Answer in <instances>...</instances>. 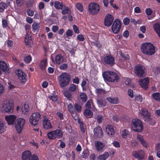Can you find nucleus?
Segmentation results:
<instances>
[{"mask_svg": "<svg viewBox=\"0 0 160 160\" xmlns=\"http://www.w3.org/2000/svg\"><path fill=\"white\" fill-rule=\"evenodd\" d=\"M14 103L12 100L7 99L2 103L0 108V111L4 113H12L13 112Z\"/></svg>", "mask_w": 160, "mask_h": 160, "instance_id": "1", "label": "nucleus"}, {"mask_svg": "<svg viewBox=\"0 0 160 160\" xmlns=\"http://www.w3.org/2000/svg\"><path fill=\"white\" fill-rule=\"evenodd\" d=\"M102 76L105 81L111 82H117L119 78L118 74L111 71H108L104 72Z\"/></svg>", "mask_w": 160, "mask_h": 160, "instance_id": "2", "label": "nucleus"}, {"mask_svg": "<svg viewBox=\"0 0 160 160\" xmlns=\"http://www.w3.org/2000/svg\"><path fill=\"white\" fill-rule=\"evenodd\" d=\"M141 51L144 54L151 55L156 52L154 45L151 43H145L143 44L141 47Z\"/></svg>", "mask_w": 160, "mask_h": 160, "instance_id": "3", "label": "nucleus"}, {"mask_svg": "<svg viewBox=\"0 0 160 160\" xmlns=\"http://www.w3.org/2000/svg\"><path fill=\"white\" fill-rule=\"evenodd\" d=\"M58 80L60 86L64 87L67 86L69 82V76L67 73H62L59 77Z\"/></svg>", "mask_w": 160, "mask_h": 160, "instance_id": "4", "label": "nucleus"}, {"mask_svg": "<svg viewBox=\"0 0 160 160\" xmlns=\"http://www.w3.org/2000/svg\"><path fill=\"white\" fill-rule=\"evenodd\" d=\"M139 115L143 117L146 121L148 122L149 123L152 125H154L156 123V122L154 119L150 117V114L148 111L144 108H141L139 110Z\"/></svg>", "mask_w": 160, "mask_h": 160, "instance_id": "5", "label": "nucleus"}, {"mask_svg": "<svg viewBox=\"0 0 160 160\" xmlns=\"http://www.w3.org/2000/svg\"><path fill=\"white\" fill-rule=\"evenodd\" d=\"M131 124L132 128L134 131L140 132L143 129L142 123L139 119L135 118L133 119Z\"/></svg>", "mask_w": 160, "mask_h": 160, "instance_id": "6", "label": "nucleus"}, {"mask_svg": "<svg viewBox=\"0 0 160 160\" xmlns=\"http://www.w3.org/2000/svg\"><path fill=\"white\" fill-rule=\"evenodd\" d=\"M147 71L145 67L141 64L136 65L134 68V72L138 78H142L146 75Z\"/></svg>", "mask_w": 160, "mask_h": 160, "instance_id": "7", "label": "nucleus"}, {"mask_svg": "<svg viewBox=\"0 0 160 160\" xmlns=\"http://www.w3.org/2000/svg\"><path fill=\"white\" fill-rule=\"evenodd\" d=\"M26 121L22 118H17L14 123V126L18 133H20L25 124Z\"/></svg>", "mask_w": 160, "mask_h": 160, "instance_id": "8", "label": "nucleus"}, {"mask_svg": "<svg viewBox=\"0 0 160 160\" xmlns=\"http://www.w3.org/2000/svg\"><path fill=\"white\" fill-rule=\"evenodd\" d=\"M100 9V6L97 3H91L88 5V12L91 15L97 14L99 12Z\"/></svg>", "mask_w": 160, "mask_h": 160, "instance_id": "9", "label": "nucleus"}, {"mask_svg": "<svg viewBox=\"0 0 160 160\" xmlns=\"http://www.w3.org/2000/svg\"><path fill=\"white\" fill-rule=\"evenodd\" d=\"M41 118V115L38 112L33 113L30 117L29 122L32 125H37Z\"/></svg>", "mask_w": 160, "mask_h": 160, "instance_id": "10", "label": "nucleus"}, {"mask_svg": "<svg viewBox=\"0 0 160 160\" xmlns=\"http://www.w3.org/2000/svg\"><path fill=\"white\" fill-rule=\"evenodd\" d=\"M121 27V23L119 19H116L111 27L112 30L114 34L119 33Z\"/></svg>", "mask_w": 160, "mask_h": 160, "instance_id": "11", "label": "nucleus"}, {"mask_svg": "<svg viewBox=\"0 0 160 160\" xmlns=\"http://www.w3.org/2000/svg\"><path fill=\"white\" fill-rule=\"evenodd\" d=\"M17 118V116L13 114L6 115L5 119L8 125H13Z\"/></svg>", "mask_w": 160, "mask_h": 160, "instance_id": "12", "label": "nucleus"}, {"mask_svg": "<svg viewBox=\"0 0 160 160\" xmlns=\"http://www.w3.org/2000/svg\"><path fill=\"white\" fill-rule=\"evenodd\" d=\"M15 72L21 82H26L27 76L22 71L18 69Z\"/></svg>", "mask_w": 160, "mask_h": 160, "instance_id": "13", "label": "nucleus"}, {"mask_svg": "<svg viewBox=\"0 0 160 160\" xmlns=\"http://www.w3.org/2000/svg\"><path fill=\"white\" fill-rule=\"evenodd\" d=\"M114 20V17L112 14H107L104 18V24L107 27L110 26L112 24Z\"/></svg>", "mask_w": 160, "mask_h": 160, "instance_id": "14", "label": "nucleus"}, {"mask_svg": "<svg viewBox=\"0 0 160 160\" xmlns=\"http://www.w3.org/2000/svg\"><path fill=\"white\" fill-rule=\"evenodd\" d=\"M149 82V78L148 77L139 79L138 81L139 85L142 88L145 89H146L148 88Z\"/></svg>", "mask_w": 160, "mask_h": 160, "instance_id": "15", "label": "nucleus"}, {"mask_svg": "<svg viewBox=\"0 0 160 160\" xmlns=\"http://www.w3.org/2000/svg\"><path fill=\"white\" fill-rule=\"evenodd\" d=\"M43 128L47 129H50L52 128V126L51 123L50 121L46 118L45 116L43 117Z\"/></svg>", "mask_w": 160, "mask_h": 160, "instance_id": "16", "label": "nucleus"}, {"mask_svg": "<svg viewBox=\"0 0 160 160\" xmlns=\"http://www.w3.org/2000/svg\"><path fill=\"white\" fill-rule=\"evenodd\" d=\"M107 134L110 137L113 136L115 134V130L113 126L111 125H107L106 128Z\"/></svg>", "mask_w": 160, "mask_h": 160, "instance_id": "17", "label": "nucleus"}, {"mask_svg": "<svg viewBox=\"0 0 160 160\" xmlns=\"http://www.w3.org/2000/svg\"><path fill=\"white\" fill-rule=\"evenodd\" d=\"M132 154L135 158L139 160H141L144 158V153L142 150L134 151L133 152Z\"/></svg>", "mask_w": 160, "mask_h": 160, "instance_id": "18", "label": "nucleus"}, {"mask_svg": "<svg viewBox=\"0 0 160 160\" xmlns=\"http://www.w3.org/2000/svg\"><path fill=\"white\" fill-rule=\"evenodd\" d=\"M93 132L94 135L97 137L102 138L103 136V133L101 128L97 127L94 128Z\"/></svg>", "mask_w": 160, "mask_h": 160, "instance_id": "19", "label": "nucleus"}, {"mask_svg": "<svg viewBox=\"0 0 160 160\" xmlns=\"http://www.w3.org/2000/svg\"><path fill=\"white\" fill-rule=\"evenodd\" d=\"M95 145L96 149L99 152H102L105 147L104 144L102 142L96 141Z\"/></svg>", "mask_w": 160, "mask_h": 160, "instance_id": "20", "label": "nucleus"}, {"mask_svg": "<svg viewBox=\"0 0 160 160\" xmlns=\"http://www.w3.org/2000/svg\"><path fill=\"white\" fill-rule=\"evenodd\" d=\"M32 156L31 152L28 150L24 152L22 155V160H30Z\"/></svg>", "mask_w": 160, "mask_h": 160, "instance_id": "21", "label": "nucleus"}, {"mask_svg": "<svg viewBox=\"0 0 160 160\" xmlns=\"http://www.w3.org/2000/svg\"><path fill=\"white\" fill-rule=\"evenodd\" d=\"M137 139L140 142L142 145L146 148L148 146V143L147 142L144 140L142 136L138 134H137Z\"/></svg>", "mask_w": 160, "mask_h": 160, "instance_id": "22", "label": "nucleus"}, {"mask_svg": "<svg viewBox=\"0 0 160 160\" xmlns=\"http://www.w3.org/2000/svg\"><path fill=\"white\" fill-rule=\"evenodd\" d=\"M0 68L5 72H8L9 70L8 65L3 61H0Z\"/></svg>", "mask_w": 160, "mask_h": 160, "instance_id": "23", "label": "nucleus"}, {"mask_svg": "<svg viewBox=\"0 0 160 160\" xmlns=\"http://www.w3.org/2000/svg\"><path fill=\"white\" fill-rule=\"evenodd\" d=\"M104 61L106 64L112 65L114 63V59L111 56H107L104 58Z\"/></svg>", "mask_w": 160, "mask_h": 160, "instance_id": "24", "label": "nucleus"}, {"mask_svg": "<svg viewBox=\"0 0 160 160\" xmlns=\"http://www.w3.org/2000/svg\"><path fill=\"white\" fill-rule=\"evenodd\" d=\"M7 127L5 122L0 118V133H2L6 131Z\"/></svg>", "mask_w": 160, "mask_h": 160, "instance_id": "25", "label": "nucleus"}, {"mask_svg": "<svg viewBox=\"0 0 160 160\" xmlns=\"http://www.w3.org/2000/svg\"><path fill=\"white\" fill-rule=\"evenodd\" d=\"M32 30L34 32H37L40 28V23L34 22L32 25Z\"/></svg>", "mask_w": 160, "mask_h": 160, "instance_id": "26", "label": "nucleus"}, {"mask_svg": "<svg viewBox=\"0 0 160 160\" xmlns=\"http://www.w3.org/2000/svg\"><path fill=\"white\" fill-rule=\"evenodd\" d=\"M24 41L26 44L27 45H28L29 47L31 45L32 42L31 39V36L30 34H26Z\"/></svg>", "mask_w": 160, "mask_h": 160, "instance_id": "27", "label": "nucleus"}, {"mask_svg": "<svg viewBox=\"0 0 160 160\" xmlns=\"http://www.w3.org/2000/svg\"><path fill=\"white\" fill-rule=\"evenodd\" d=\"M55 60L56 64H60L63 62L64 58L61 55L58 54L56 56Z\"/></svg>", "mask_w": 160, "mask_h": 160, "instance_id": "28", "label": "nucleus"}, {"mask_svg": "<svg viewBox=\"0 0 160 160\" xmlns=\"http://www.w3.org/2000/svg\"><path fill=\"white\" fill-rule=\"evenodd\" d=\"M53 131L55 139L57 138H59L62 137L63 136V132L60 130L57 129L55 130H53Z\"/></svg>", "mask_w": 160, "mask_h": 160, "instance_id": "29", "label": "nucleus"}, {"mask_svg": "<svg viewBox=\"0 0 160 160\" xmlns=\"http://www.w3.org/2000/svg\"><path fill=\"white\" fill-rule=\"evenodd\" d=\"M121 136L122 138L126 139L129 135V132L128 130L124 129L121 131Z\"/></svg>", "mask_w": 160, "mask_h": 160, "instance_id": "30", "label": "nucleus"}, {"mask_svg": "<svg viewBox=\"0 0 160 160\" xmlns=\"http://www.w3.org/2000/svg\"><path fill=\"white\" fill-rule=\"evenodd\" d=\"M29 108L28 104H24L22 106L21 110L22 112L25 114H27L29 112Z\"/></svg>", "mask_w": 160, "mask_h": 160, "instance_id": "31", "label": "nucleus"}, {"mask_svg": "<svg viewBox=\"0 0 160 160\" xmlns=\"http://www.w3.org/2000/svg\"><path fill=\"white\" fill-rule=\"evenodd\" d=\"M107 100L110 103L113 104H117L119 102L118 99L117 97L108 98Z\"/></svg>", "mask_w": 160, "mask_h": 160, "instance_id": "32", "label": "nucleus"}, {"mask_svg": "<svg viewBox=\"0 0 160 160\" xmlns=\"http://www.w3.org/2000/svg\"><path fill=\"white\" fill-rule=\"evenodd\" d=\"M153 28L159 37H160V24L158 23H156L153 25Z\"/></svg>", "mask_w": 160, "mask_h": 160, "instance_id": "33", "label": "nucleus"}, {"mask_svg": "<svg viewBox=\"0 0 160 160\" xmlns=\"http://www.w3.org/2000/svg\"><path fill=\"white\" fill-rule=\"evenodd\" d=\"M109 156V154L108 153L106 152L103 154L99 155L98 158L99 160H106Z\"/></svg>", "mask_w": 160, "mask_h": 160, "instance_id": "34", "label": "nucleus"}, {"mask_svg": "<svg viewBox=\"0 0 160 160\" xmlns=\"http://www.w3.org/2000/svg\"><path fill=\"white\" fill-rule=\"evenodd\" d=\"M62 3L58 1H56L54 2V7L57 9H61L64 7Z\"/></svg>", "mask_w": 160, "mask_h": 160, "instance_id": "35", "label": "nucleus"}, {"mask_svg": "<svg viewBox=\"0 0 160 160\" xmlns=\"http://www.w3.org/2000/svg\"><path fill=\"white\" fill-rule=\"evenodd\" d=\"M83 114L84 116L87 118H91L92 116V114L91 111L88 109H86L84 110Z\"/></svg>", "mask_w": 160, "mask_h": 160, "instance_id": "36", "label": "nucleus"}, {"mask_svg": "<svg viewBox=\"0 0 160 160\" xmlns=\"http://www.w3.org/2000/svg\"><path fill=\"white\" fill-rule=\"evenodd\" d=\"M47 65V60L44 59L42 60L39 65V66L42 70H44L45 69Z\"/></svg>", "mask_w": 160, "mask_h": 160, "instance_id": "37", "label": "nucleus"}, {"mask_svg": "<svg viewBox=\"0 0 160 160\" xmlns=\"http://www.w3.org/2000/svg\"><path fill=\"white\" fill-rule=\"evenodd\" d=\"M97 102L99 107H104L106 106V104L105 101L102 99L98 100Z\"/></svg>", "mask_w": 160, "mask_h": 160, "instance_id": "38", "label": "nucleus"}, {"mask_svg": "<svg viewBox=\"0 0 160 160\" xmlns=\"http://www.w3.org/2000/svg\"><path fill=\"white\" fill-rule=\"evenodd\" d=\"M152 97L155 100L160 101V93H153L152 95Z\"/></svg>", "mask_w": 160, "mask_h": 160, "instance_id": "39", "label": "nucleus"}, {"mask_svg": "<svg viewBox=\"0 0 160 160\" xmlns=\"http://www.w3.org/2000/svg\"><path fill=\"white\" fill-rule=\"evenodd\" d=\"M63 94L64 96L68 100H71L72 99V94L70 93L69 92L68 90L65 91Z\"/></svg>", "mask_w": 160, "mask_h": 160, "instance_id": "40", "label": "nucleus"}, {"mask_svg": "<svg viewBox=\"0 0 160 160\" xmlns=\"http://www.w3.org/2000/svg\"><path fill=\"white\" fill-rule=\"evenodd\" d=\"M123 82L126 86H132V80L130 79L124 78L123 79Z\"/></svg>", "mask_w": 160, "mask_h": 160, "instance_id": "41", "label": "nucleus"}, {"mask_svg": "<svg viewBox=\"0 0 160 160\" xmlns=\"http://www.w3.org/2000/svg\"><path fill=\"white\" fill-rule=\"evenodd\" d=\"M62 13L63 14H65L69 13L70 12V9L68 7L64 6L63 8L62 9Z\"/></svg>", "mask_w": 160, "mask_h": 160, "instance_id": "42", "label": "nucleus"}, {"mask_svg": "<svg viewBox=\"0 0 160 160\" xmlns=\"http://www.w3.org/2000/svg\"><path fill=\"white\" fill-rule=\"evenodd\" d=\"M78 86L74 84H72L69 87V89L71 91L75 92L78 90Z\"/></svg>", "mask_w": 160, "mask_h": 160, "instance_id": "43", "label": "nucleus"}, {"mask_svg": "<svg viewBox=\"0 0 160 160\" xmlns=\"http://www.w3.org/2000/svg\"><path fill=\"white\" fill-rule=\"evenodd\" d=\"M47 136L48 138L50 139H55L53 131L48 133Z\"/></svg>", "mask_w": 160, "mask_h": 160, "instance_id": "44", "label": "nucleus"}, {"mask_svg": "<svg viewBox=\"0 0 160 160\" xmlns=\"http://www.w3.org/2000/svg\"><path fill=\"white\" fill-rule=\"evenodd\" d=\"M80 98L83 102H85L87 101V96L85 93L83 92L81 93L80 95Z\"/></svg>", "mask_w": 160, "mask_h": 160, "instance_id": "45", "label": "nucleus"}, {"mask_svg": "<svg viewBox=\"0 0 160 160\" xmlns=\"http://www.w3.org/2000/svg\"><path fill=\"white\" fill-rule=\"evenodd\" d=\"M76 7L80 12H82L83 10V7L82 4L80 3H78L76 4Z\"/></svg>", "mask_w": 160, "mask_h": 160, "instance_id": "46", "label": "nucleus"}, {"mask_svg": "<svg viewBox=\"0 0 160 160\" xmlns=\"http://www.w3.org/2000/svg\"><path fill=\"white\" fill-rule=\"evenodd\" d=\"M89 155V152L88 150H85L83 151L82 154V157L83 158L85 159H86L88 158Z\"/></svg>", "mask_w": 160, "mask_h": 160, "instance_id": "47", "label": "nucleus"}, {"mask_svg": "<svg viewBox=\"0 0 160 160\" xmlns=\"http://www.w3.org/2000/svg\"><path fill=\"white\" fill-rule=\"evenodd\" d=\"M92 105L93 106V105L92 102V101L91 99L89 100L86 104V107L88 108H91V105Z\"/></svg>", "mask_w": 160, "mask_h": 160, "instance_id": "48", "label": "nucleus"}, {"mask_svg": "<svg viewBox=\"0 0 160 160\" xmlns=\"http://www.w3.org/2000/svg\"><path fill=\"white\" fill-rule=\"evenodd\" d=\"M7 7V5L4 3L1 2L0 3V12H2Z\"/></svg>", "mask_w": 160, "mask_h": 160, "instance_id": "49", "label": "nucleus"}, {"mask_svg": "<svg viewBox=\"0 0 160 160\" xmlns=\"http://www.w3.org/2000/svg\"><path fill=\"white\" fill-rule=\"evenodd\" d=\"M135 100L138 101L140 102H142L143 99L142 96L140 95H137L135 97Z\"/></svg>", "mask_w": 160, "mask_h": 160, "instance_id": "50", "label": "nucleus"}, {"mask_svg": "<svg viewBox=\"0 0 160 160\" xmlns=\"http://www.w3.org/2000/svg\"><path fill=\"white\" fill-rule=\"evenodd\" d=\"M68 110L70 113L74 112L75 110L73 105L71 104H69L68 106Z\"/></svg>", "mask_w": 160, "mask_h": 160, "instance_id": "51", "label": "nucleus"}, {"mask_svg": "<svg viewBox=\"0 0 160 160\" xmlns=\"http://www.w3.org/2000/svg\"><path fill=\"white\" fill-rule=\"evenodd\" d=\"M86 81L85 80H83L82 82L81 86L82 87L83 90H86L87 89Z\"/></svg>", "mask_w": 160, "mask_h": 160, "instance_id": "52", "label": "nucleus"}, {"mask_svg": "<svg viewBox=\"0 0 160 160\" xmlns=\"http://www.w3.org/2000/svg\"><path fill=\"white\" fill-rule=\"evenodd\" d=\"M25 28L26 31V34H30L31 32L30 26L29 25H26L25 26Z\"/></svg>", "mask_w": 160, "mask_h": 160, "instance_id": "53", "label": "nucleus"}, {"mask_svg": "<svg viewBox=\"0 0 160 160\" xmlns=\"http://www.w3.org/2000/svg\"><path fill=\"white\" fill-rule=\"evenodd\" d=\"M96 119L97 120L98 123H100L102 122L103 118L102 116L99 115L97 116Z\"/></svg>", "mask_w": 160, "mask_h": 160, "instance_id": "54", "label": "nucleus"}, {"mask_svg": "<svg viewBox=\"0 0 160 160\" xmlns=\"http://www.w3.org/2000/svg\"><path fill=\"white\" fill-rule=\"evenodd\" d=\"M49 98L53 102H55L57 100V98L56 95H52L48 96Z\"/></svg>", "mask_w": 160, "mask_h": 160, "instance_id": "55", "label": "nucleus"}, {"mask_svg": "<svg viewBox=\"0 0 160 160\" xmlns=\"http://www.w3.org/2000/svg\"><path fill=\"white\" fill-rule=\"evenodd\" d=\"M127 93L128 95L131 98H133L134 97L133 92L132 90L129 89L128 90Z\"/></svg>", "mask_w": 160, "mask_h": 160, "instance_id": "56", "label": "nucleus"}, {"mask_svg": "<svg viewBox=\"0 0 160 160\" xmlns=\"http://www.w3.org/2000/svg\"><path fill=\"white\" fill-rule=\"evenodd\" d=\"M91 44H92L93 45L96 46L98 48H100L101 46V45L100 43L98 41L92 42Z\"/></svg>", "mask_w": 160, "mask_h": 160, "instance_id": "57", "label": "nucleus"}, {"mask_svg": "<svg viewBox=\"0 0 160 160\" xmlns=\"http://www.w3.org/2000/svg\"><path fill=\"white\" fill-rule=\"evenodd\" d=\"M32 60V58L30 56H28L24 58V61L27 63L30 62Z\"/></svg>", "mask_w": 160, "mask_h": 160, "instance_id": "58", "label": "nucleus"}, {"mask_svg": "<svg viewBox=\"0 0 160 160\" xmlns=\"http://www.w3.org/2000/svg\"><path fill=\"white\" fill-rule=\"evenodd\" d=\"M66 33L68 37H71L73 34V31L71 30L68 29Z\"/></svg>", "mask_w": 160, "mask_h": 160, "instance_id": "59", "label": "nucleus"}, {"mask_svg": "<svg viewBox=\"0 0 160 160\" xmlns=\"http://www.w3.org/2000/svg\"><path fill=\"white\" fill-rule=\"evenodd\" d=\"M16 2L18 6H21L23 5L25 2L24 0H16Z\"/></svg>", "mask_w": 160, "mask_h": 160, "instance_id": "60", "label": "nucleus"}, {"mask_svg": "<svg viewBox=\"0 0 160 160\" xmlns=\"http://www.w3.org/2000/svg\"><path fill=\"white\" fill-rule=\"evenodd\" d=\"M112 144L113 146L116 148H119L120 146V145L119 142L117 141H114L112 143Z\"/></svg>", "mask_w": 160, "mask_h": 160, "instance_id": "61", "label": "nucleus"}, {"mask_svg": "<svg viewBox=\"0 0 160 160\" xmlns=\"http://www.w3.org/2000/svg\"><path fill=\"white\" fill-rule=\"evenodd\" d=\"M130 22V19L128 18H126L123 19V22L125 25H128Z\"/></svg>", "mask_w": 160, "mask_h": 160, "instance_id": "62", "label": "nucleus"}, {"mask_svg": "<svg viewBox=\"0 0 160 160\" xmlns=\"http://www.w3.org/2000/svg\"><path fill=\"white\" fill-rule=\"evenodd\" d=\"M2 25L3 28H6L8 27V22L7 20L5 19L2 20Z\"/></svg>", "mask_w": 160, "mask_h": 160, "instance_id": "63", "label": "nucleus"}, {"mask_svg": "<svg viewBox=\"0 0 160 160\" xmlns=\"http://www.w3.org/2000/svg\"><path fill=\"white\" fill-rule=\"evenodd\" d=\"M76 110L78 112H80L81 109V107L79 105L76 104L75 105Z\"/></svg>", "mask_w": 160, "mask_h": 160, "instance_id": "64", "label": "nucleus"}]
</instances>
